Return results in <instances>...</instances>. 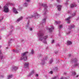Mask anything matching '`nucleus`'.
<instances>
[{"mask_svg":"<svg viewBox=\"0 0 79 79\" xmlns=\"http://www.w3.org/2000/svg\"><path fill=\"white\" fill-rule=\"evenodd\" d=\"M58 53V52L57 51L55 52V53Z\"/></svg>","mask_w":79,"mask_h":79,"instance_id":"09e8293b","label":"nucleus"},{"mask_svg":"<svg viewBox=\"0 0 79 79\" xmlns=\"http://www.w3.org/2000/svg\"><path fill=\"white\" fill-rule=\"evenodd\" d=\"M19 9H22V7H21L20 8L19 7Z\"/></svg>","mask_w":79,"mask_h":79,"instance_id":"3c124183","label":"nucleus"},{"mask_svg":"<svg viewBox=\"0 0 79 79\" xmlns=\"http://www.w3.org/2000/svg\"><path fill=\"white\" fill-rule=\"evenodd\" d=\"M63 27L62 25H60L59 26L58 28L60 29H61Z\"/></svg>","mask_w":79,"mask_h":79,"instance_id":"a878e982","label":"nucleus"},{"mask_svg":"<svg viewBox=\"0 0 79 79\" xmlns=\"http://www.w3.org/2000/svg\"><path fill=\"white\" fill-rule=\"evenodd\" d=\"M45 77H46V79H48V76H45Z\"/></svg>","mask_w":79,"mask_h":79,"instance_id":"79ce46f5","label":"nucleus"},{"mask_svg":"<svg viewBox=\"0 0 79 79\" xmlns=\"http://www.w3.org/2000/svg\"><path fill=\"white\" fill-rule=\"evenodd\" d=\"M39 5L40 6H43L44 7V11L43 13V15H45V14H46L47 12L48 11L47 10V4H43L42 3H40Z\"/></svg>","mask_w":79,"mask_h":79,"instance_id":"39448f33","label":"nucleus"},{"mask_svg":"<svg viewBox=\"0 0 79 79\" xmlns=\"http://www.w3.org/2000/svg\"><path fill=\"white\" fill-rule=\"evenodd\" d=\"M75 15H76V13H73V14H72V16H75Z\"/></svg>","mask_w":79,"mask_h":79,"instance_id":"f704fd0d","label":"nucleus"},{"mask_svg":"<svg viewBox=\"0 0 79 79\" xmlns=\"http://www.w3.org/2000/svg\"><path fill=\"white\" fill-rule=\"evenodd\" d=\"M9 5H12V6H14L15 4L10 2H8L6 5L4 6V11L5 13H8L9 12V9L8 8Z\"/></svg>","mask_w":79,"mask_h":79,"instance_id":"7ed1b4c3","label":"nucleus"},{"mask_svg":"<svg viewBox=\"0 0 79 79\" xmlns=\"http://www.w3.org/2000/svg\"><path fill=\"white\" fill-rule=\"evenodd\" d=\"M35 76H36V77H38V76H39V75L37 74H36L35 75Z\"/></svg>","mask_w":79,"mask_h":79,"instance_id":"58836bf2","label":"nucleus"},{"mask_svg":"<svg viewBox=\"0 0 79 79\" xmlns=\"http://www.w3.org/2000/svg\"><path fill=\"white\" fill-rule=\"evenodd\" d=\"M2 39V37H1V36H0V40H1Z\"/></svg>","mask_w":79,"mask_h":79,"instance_id":"8fccbe9b","label":"nucleus"},{"mask_svg":"<svg viewBox=\"0 0 79 79\" xmlns=\"http://www.w3.org/2000/svg\"><path fill=\"white\" fill-rule=\"evenodd\" d=\"M18 69V67L15 66L12 67V69L13 71H16Z\"/></svg>","mask_w":79,"mask_h":79,"instance_id":"dca6fc26","label":"nucleus"},{"mask_svg":"<svg viewBox=\"0 0 79 79\" xmlns=\"http://www.w3.org/2000/svg\"><path fill=\"white\" fill-rule=\"evenodd\" d=\"M8 49V48L7 47L6 48V49Z\"/></svg>","mask_w":79,"mask_h":79,"instance_id":"bf43d9fd","label":"nucleus"},{"mask_svg":"<svg viewBox=\"0 0 79 79\" xmlns=\"http://www.w3.org/2000/svg\"><path fill=\"white\" fill-rule=\"evenodd\" d=\"M74 27H75V26L73 25H71L70 27H69V30L71 29L72 28H74Z\"/></svg>","mask_w":79,"mask_h":79,"instance_id":"a211bd4d","label":"nucleus"},{"mask_svg":"<svg viewBox=\"0 0 79 79\" xmlns=\"http://www.w3.org/2000/svg\"><path fill=\"white\" fill-rule=\"evenodd\" d=\"M55 25H57V24H60V21H55Z\"/></svg>","mask_w":79,"mask_h":79,"instance_id":"aec40b11","label":"nucleus"},{"mask_svg":"<svg viewBox=\"0 0 79 79\" xmlns=\"http://www.w3.org/2000/svg\"><path fill=\"white\" fill-rule=\"evenodd\" d=\"M0 59L1 61H3V54H2V50H0Z\"/></svg>","mask_w":79,"mask_h":79,"instance_id":"9d476101","label":"nucleus"},{"mask_svg":"<svg viewBox=\"0 0 79 79\" xmlns=\"http://www.w3.org/2000/svg\"><path fill=\"white\" fill-rule=\"evenodd\" d=\"M22 19H23V17H21L18 19H17V21H18V22H19V21H21V20H22Z\"/></svg>","mask_w":79,"mask_h":79,"instance_id":"b1692460","label":"nucleus"},{"mask_svg":"<svg viewBox=\"0 0 79 79\" xmlns=\"http://www.w3.org/2000/svg\"><path fill=\"white\" fill-rule=\"evenodd\" d=\"M56 69V70H57V69H58V68L57 67L56 68V69Z\"/></svg>","mask_w":79,"mask_h":79,"instance_id":"49530a36","label":"nucleus"},{"mask_svg":"<svg viewBox=\"0 0 79 79\" xmlns=\"http://www.w3.org/2000/svg\"><path fill=\"white\" fill-rule=\"evenodd\" d=\"M70 33H71V31H69V32L67 33L66 34H70Z\"/></svg>","mask_w":79,"mask_h":79,"instance_id":"e433bc0d","label":"nucleus"},{"mask_svg":"<svg viewBox=\"0 0 79 79\" xmlns=\"http://www.w3.org/2000/svg\"><path fill=\"white\" fill-rule=\"evenodd\" d=\"M72 44V42L70 41H67V45H71Z\"/></svg>","mask_w":79,"mask_h":79,"instance_id":"4be33fe9","label":"nucleus"},{"mask_svg":"<svg viewBox=\"0 0 79 79\" xmlns=\"http://www.w3.org/2000/svg\"><path fill=\"white\" fill-rule=\"evenodd\" d=\"M40 16V15L37 13V12H35L34 13V14L33 15H31L30 17H27L25 19L28 21V22L27 23V25L26 26L27 27H29V19H31L32 18H39Z\"/></svg>","mask_w":79,"mask_h":79,"instance_id":"f03ea898","label":"nucleus"},{"mask_svg":"<svg viewBox=\"0 0 79 79\" xmlns=\"http://www.w3.org/2000/svg\"><path fill=\"white\" fill-rule=\"evenodd\" d=\"M53 59H50V60L49 62V64H52V63H53Z\"/></svg>","mask_w":79,"mask_h":79,"instance_id":"393cba45","label":"nucleus"},{"mask_svg":"<svg viewBox=\"0 0 79 79\" xmlns=\"http://www.w3.org/2000/svg\"><path fill=\"white\" fill-rule=\"evenodd\" d=\"M77 5L75 3H73L70 5L71 8H74V7H76Z\"/></svg>","mask_w":79,"mask_h":79,"instance_id":"ddd939ff","label":"nucleus"},{"mask_svg":"<svg viewBox=\"0 0 79 79\" xmlns=\"http://www.w3.org/2000/svg\"><path fill=\"white\" fill-rule=\"evenodd\" d=\"M1 47H2V46H0V48H1Z\"/></svg>","mask_w":79,"mask_h":79,"instance_id":"5fc2aeb1","label":"nucleus"},{"mask_svg":"<svg viewBox=\"0 0 79 79\" xmlns=\"http://www.w3.org/2000/svg\"><path fill=\"white\" fill-rule=\"evenodd\" d=\"M79 77V75H77L76 76V77Z\"/></svg>","mask_w":79,"mask_h":79,"instance_id":"de8ad7c7","label":"nucleus"},{"mask_svg":"<svg viewBox=\"0 0 79 79\" xmlns=\"http://www.w3.org/2000/svg\"><path fill=\"white\" fill-rule=\"evenodd\" d=\"M57 7L58 11H61V8H62V6L61 5H58L57 6Z\"/></svg>","mask_w":79,"mask_h":79,"instance_id":"f8f14e48","label":"nucleus"},{"mask_svg":"<svg viewBox=\"0 0 79 79\" xmlns=\"http://www.w3.org/2000/svg\"><path fill=\"white\" fill-rule=\"evenodd\" d=\"M30 30L31 31H32V28H30Z\"/></svg>","mask_w":79,"mask_h":79,"instance_id":"a19ab883","label":"nucleus"},{"mask_svg":"<svg viewBox=\"0 0 79 79\" xmlns=\"http://www.w3.org/2000/svg\"><path fill=\"white\" fill-rule=\"evenodd\" d=\"M53 0H51V1H53Z\"/></svg>","mask_w":79,"mask_h":79,"instance_id":"4d7b16f0","label":"nucleus"},{"mask_svg":"<svg viewBox=\"0 0 79 79\" xmlns=\"http://www.w3.org/2000/svg\"><path fill=\"white\" fill-rule=\"evenodd\" d=\"M1 6H0V8H1Z\"/></svg>","mask_w":79,"mask_h":79,"instance_id":"13d9d810","label":"nucleus"},{"mask_svg":"<svg viewBox=\"0 0 79 79\" xmlns=\"http://www.w3.org/2000/svg\"><path fill=\"white\" fill-rule=\"evenodd\" d=\"M49 74H52L53 73V72L52 71H50V72H49Z\"/></svg>","mask_w":79,"mask_h":79,"instance_id":"473e14b6","label":"nucleus"},{"mask_svg":"<svg viewBox=\"0 0 79 79\" xmlns=\"http://www.w3.org/2000/svg\"><path fill=\"white\" fill-rule=\"evenodd\" d=\"M13 30L11 31H10V34H11V33H12V32H13Z\"/></svg>","mask_w":79,"mask_h":79,"instance_id":"c03bdc74","label":"nucleus"},{"mask_svg":"<svg viewBox=\"0 0 79 79\" xmlns=\"http://www.w3.org/2000/svg\"><path fill=\"white\" fill-rule=\"evenodd\" d=\"M47 58V57H46L44 59L41 60V64H42V65H44V64H45V60H46Z\"/></svg>","mask_w":79,"mask_h":79,"instance_id":"9b49d317","label":"nucleus"},{"mask_svg":"<svg viewBox=\"0 0 79 79\" xmlns=\"http://www.w3.org/2000/svg\"><path fill=\"white\" fill-rule=\"evenodd\" d=\"M56 16H57V14H56Z\"/></svg>","mask_w":79,"mask_h":79,"instance_id":"6e6d98bb","label":"nucleus"},{"mask_svg":"<svg viewBox=\"0 0 79 79\" xmlns=\"http://www.w3.org/2000/svg\"><path fill=\"white\" fill-rule=\"evenodd\" d=\"M37 35L39 37L40 40L44 44H47V39L48 38V36L46 35L44 36V33L42 30H40L37 33Z\"/></svg>","mask_w":79,"mask_h":79,"instance_id":"f257e3e1","label":"nucleus"},{"mask_svg":"<svg viewBox=\"0 0 79 79\" xmlns=\"http://www.w3.org/2000/svg\"><path fill=\"white\" fill-rule=\"evenodd\" d=\"M29 63H25L24 65V67L25 68H27L29 66Z\"/></svg>","mask_w":79,"mask_h":79,"instance_id":"f3484780","label":"nucleus"},{"mask_svg":"<svg viewBox=\"0 0 79 79\" xmlns=\"http://www.w3.org/2000/svg\"><path fill=\"white\" fill-rule=\"evenodd\" d=\"M1 77H2V78H3L4 76L3 75H1Z\"/></svg>","mask_w":79,"mask_h":79,"instance_id":"37998d69","label":"nucleus"},{"mask_svg":"<svg viewBox=\"0 0 79 79\" xmlns=\"http://www.w3.org/2000/svg\"><path fill=\"white\" fill-rule=\"evenodd\" d=\"M28 54V52H26L23 53H22L21 57L20 59V60H24L26 61L27 60V55Z\"/></svg>","mask_w":79,"mask_h":79,"instance_id":"20e7f679","label":"nucleus"},{"mask_svg":"<svg viewBox=\"0 0 79 79\" xmlns=\"http://www.w3.org/2000/svg\"><path fill=\"white\" fill-rule=\"evenodd\" d=\"M69 0H67L66 1V2L64 3V5H65V6H67V5H68V2H69Z\"/></svg>","mask_w":79,"mask_h":79,"instance_id":"6ab92c4d","label":"nucleus"},{"mask_svg":"<svg viewBox=\"0 0 79 79\" xmlns=\"http://www.w3.org/2000/svg\"><path fill=\"white\" fill-rule=\"evenodd\" d=\"M47 16L45 17L42 20V24L44 25V24H45V23L46 22V19H47Z\"/></svg>","mask_w":79,"mask_h":79,"instance_id":"6e6552de","label":"nucleus"},{"mask_svg":"<svg viewBox=\"0 0 79 79\" xmlns=\"http://www.w3.org/2000/svg\"><path fill=\"white\" fill-rule=\"evenodd\" d=\"M72 73V75H73V76H75V75H76V73L75 72H73Z\"/></svg>","mask_w":79,"mask_h":79,"instance_id":"c85d7f7f","label":"nucleus"},{"mask_svg":"<svg viewBox=\"0 0 79 79\" xmlns=\"http://www.w3.org/2000/svg\"><path fill=\"white\" fill-rule=\"evenodd\" d=\"M12 77H13V75H9L8 76L7 79H11V78H12Z\"/></svg>","mask_w":79,"mask_h":79,"instance_id":"5701e85b","label":"nucleus"},{"mask_svg":"<svg viewBox=\"0 0 79 79\" xmlns=\"http://www.w3.org/2000/svg\"><path fill=\"white\" fill-rule=\"evenodd\" d=\"M69 57H71V54H69Z\"/></svg>","mask_w":79,"mask_h":79,"instance_id":"a18cd8bd","label":"nucleus"},{"mask_svg":"<svg viewBox=\"0 0 79 79\" xmlns=\"http://www.w3.org/2000/svg\"><path fill=\"white\" fill-rule=\"evenodd\" d=\"M12 11H13L14 13L15 14H18V12L17 11L16 9L15 8H13Z\"/></svg>","mask_w":79,"mask_h":79,"instance_id":"2eb2a0df","label":"nucleus"},{"mask_svg":"<svg viewBox=\"0 0 79 79\" xmlns=\"http://www.w3.org/2000/svg\"><path fill=\"white\" fill-rule=\"evenodd\" d=\"M71 61L72 62H74L75 63L74 64V66H78V68H79V64L77 63V59H74L73 60H72Z\"/></svg>","mask_w":79,"mask_h":79,"instance_id":"423d86ee","label":"nucleus"},{"mask_svg":"<svg viewBox=\"0 0 79 79\" xmlns=\"http://www.w3.org/2000/svg\"><path fill=\"white\" fill-rule=\"evenodd\" d=\"M60 79H67L66 77L63 78V77H62L60 78Z\"/></svg>","mask_w":79,"mask_h":79,"instance_id":"2f4dec72","label":"nucleus"},{"mask_svg":"<svg viewBox=\"0 0 79 79\" xmlns=\"http://www.w3.org/2000/svg\"><path fill=\"white\" fill-rule=\"evenodd\" d=\"M35 73V71H34V70H32L31 72V73L29 74L28 75V77H29L30 76H31V75H32V74H34Z\"/></svg>","mask_w":79,"mask_h":79,"instance_id":"4468645a","label":"nucleus"},{"mask_svg":"<svg viewBox=\"0 0 79 79\" xmlns=\"http://www.w3.org/2000/svg\"><path fill=\"white\" fill-rule=\"evenodd\" d=\"M39 57H41V56H42V55L41 54H39Z\"/></svg>","mask_w":79,"mask_h":79,"instance_id":"4c0bfd02","label":"nucleus"},{"mask_svg":"<svg viewBox=\"0 0 79 79\" xmlns=\"http://www.w3.org/2000/svg\"><path fill=\"white\" fill-rule=\"evenodd\" d=\"M11 40H12V39H11V40L10 41H9L8 42V44L9 45H10V44H11Z\"/></svg>","mask_w":79,"mask_h":79,"instance_id":"c756f323","label":"nucleus"},{"mask_svg":"<svg viewBox=\"0 0 79 79\" xmlns=\"http://www.w3.org/2000/svg\"><path fill=\"white\" fill-rule=\"evenodd\" d=\"M51 43L52 44H54V43H55V41L54 40H52L51 41Z\"/></svg>","mask_w":79,"mask_h":79,"instance_id":"72a5a7b5","label":"nucleus"},{"mask_svg":"<svg viewBox=\"0 0 79 79\" xmlns=\"http://www.w3.org/2000/svg\"><path fill=\"white\" fill-rule=\"evenodd\" d=\"M13 51L15 53H18V52H19V51L17 50H13Z\"/></svg>","mask_w":79,"mask_h":79,"instance_id":"cd10ccee","label":"nucleus"},{"mask_svg":"<svg viewBox=\"0 0 79 79\" xmlns=\"http://www.w3.org/2000/svg\"><path fill=\"white\" fill-rule=\"evenodd\" d=\"M3 17H2V19H0V22H1V21H2V20H3Z\"/></svg>","mask_w":79,"mask_h":79,"instance_id":"ea45409f","label":"nucleus"},{"mask_svg":"<svg viewBox=\"0 0 79 79\" xmlns=\"http://www.w3.org/2000/svg\"><path fill=\"white\" fill-rule=\"evenodd\" d=\"M27 5H28V3L26 2H25L23 4L24 6H27Z\"/></svg>","mask_w":79,"mask_h":79,"instance_id":"412c9836","label":"nucleus"},{"mask_svg":"<svg viewBox=\"0 0 79 79\" xmlns=\"http://www.w3.org/2000/svg\"><path fill=\"white\" fill-rule=\"evenodd\" d=\"M71 17L69 16L68 18L65 19V20L67 21V23L68 24H69L70 23V22H71V20H70V19H71Z\"/></svg>","mask_w":79,"mask_h":79,"instance_id":"1a4fd4ad","label":"nucleus"},{"mask_svg":"<svg viewBox=\"0 0 79 79\" xmlns=\"http://www.w3.org/2000/svg\"><path fill=\"white\" fill-rule=\"evenodd\" d=\"M68 13H70V12H69H69H68Z\"/></svg>","mask_w":79,"mask_h":79,"instance_id":"864d4df0","label":"nucleus"},{"mask_svg":"<svg viewBox=\"0 0 79 79\" xmlns=\"http://www.w3.org/2000/svg\"><path fill=\"white\" fill-rule=\"evenodd\" d=\"M31 53L32 55H33V54H34V50L33 49L31 50Z\"/></svg>","mask_w":79,"mask_h":79,"instance_id":"bb28decb","label":"nucleus"},{"mask_svg":"<svg viewBox=\"0 0 79 79\" xmlns=\"http://www.w3.org/2000/svg\"><path fill=\"white\" fill-rule=\"evenodd\" d=\"M78 3H79V0H78Z\"/></svg>","mask_w":79,"mask_h":79,"instance_id":"603ef678","label":"nucleus"},{"mask_svg":"<svg viewBox=\"0 0 79 79\" xmlns=\"http://www.w3.org/2000/svg\"><path fill=\"white\" fill-rule=\"evenodd\" d=\"M53 29H54V27H53V26L52 25L51 26V28H47V30H48L49 31V32H52Z\"/></svg>","mask_w":79,"mask_h":79,"instance_id":"0eeeda50","label":"nucleus"},{"mask_svg":"<svg viewBox=\"0 0 79 79\" xmlns=\"http://www.w3.org/2000/svg\"><path fill=\"white\" fill-rule=\"evenodd\" d=\"M61 0H57V2L58 3H60V1Z\"/></svg>","mask_w":79,"mask_h":79,"instance_id":"c9c22d12","label":"nucleus"},{"mask_svg":"<svg viewBox=\"0 0 79 79\" xmlns=\"http://www.w3.org/2000/svg\"><path fill=\"white\" fill-rule=\"evenodd\" d=\"M25 2L27 3H29L30 2V0H25Z\"/></svg>","mask_w":79,"mask_h":79,"instance_id":"7c9ffc66","label":"nucleus"}]
</instances>
